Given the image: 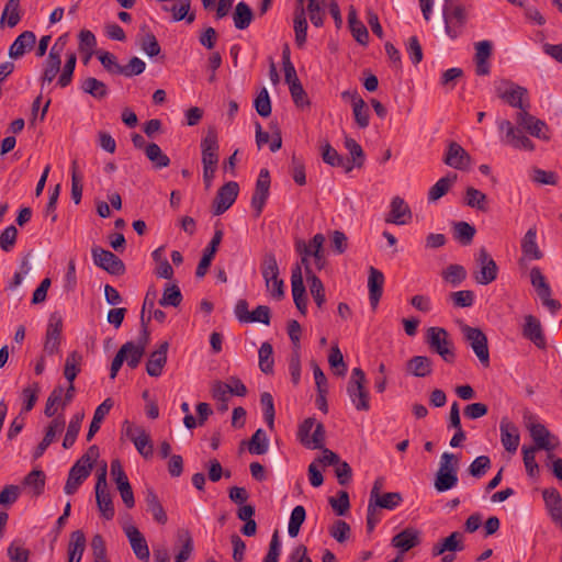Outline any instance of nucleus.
I'll return each mask as SVG.
<instances>
[{
	"label": "nucleus",
	"instance_id": "1",
	"mask_svg": "<svg viewBox=\"0 0 562 562\" xmlns=\"http://www.w3.org/2000/svg\"><path fill=\"white\" fill-rule=\"evenodd\" d=\"M528 110L529 108H525L516 113L515 122L517 126L508 120H502L498 122V130L505 133L502 138L505 145L518 150L533 151L536 146L524 131L528 133L539 119L531 115Z\"/></svg>",
	"mask_w": 562,
	"mask_h": 562
},
{
	"label": "nucleus",
	"instance_id": "2",
	"mask_svg": "<svg viewBox=\"0 0 562 562\" xmlns=\"http://www.w3.org/2000/svg\"><path fill=\"white\" fill-rule=\"evenodd\" d=\"M445 32L451 38H458L464 31L469 12L462 3H442Z\"/></svg>",
	"mask_w": 562,
	"mask_h": 562
},
{
	"label": "nucleus",
	"instance_id": "3",
	"mask_svg": "<svg viewBox=\"0 0 562 562\" xmlns=\"http://www.w3.org/2000/svg\"><path fill=\"white\" fill-rule=\"evenodd\" d=\"M429 349L441 357L447 363H453L457 355L449 333L442 327H429L426 333Z\"/></svg>",
	"mask_w": 562,
	"mask_h": 562
},
{
	"label": "nucleus",
	"instance_id": "4",
	"mask_svg": "<svg viewBox=\"0 0 562 562\" xmlns=\"http://www.w3.org/2000/svg\"><path fill=\"white\" fill-rule=\"evenodd\" d=\"M261 273L266 288L272 297L281 300L284 296V283L279 279V267L273 252H266L261 262Z\"/></svg>",
	"mask_w": 562,
	"mask_h": 562
},
{
	"label": "nucleus",
	"instance_id": "5",
	"mask_svg": "<svg viewBox=\"0 0 562 562\" xmlns=\"http://www.w3.org/2000/svg\"><path fill=\"white\" fill-rule=\"evenodd\" d=\"M461 333L481 364L487 368L490 366V350L486 335L480 328L467 324L461 326Z\"/></svg>",
	"mask_w": 562,
	"mask_h": 562
},
{
	"label": "nucleus",
	"instance_id": "6",
	"mask_svg": "<svg viewBox=\"0 0 562 562\" xmlns=\"http://www.w3.org/2000/svg\"><path fill=\"white\" fill-rule=\"evenodd\" d=\"M476 270L473 272L474 280L482 285H487L496 280L498 267L486 248L481 247L475 256Z\"/></svg>",
	"mask_w": 562,
	"mask_h": 562
},
{
	"label": "nucleus",
	"instance_id": "7",
	"mask_svg": "<svg viewBox=\"0 0 562 562\" xmlns=\"http://www.w3.org/2000/svg\"><path fill=\"white\" fill-rule=\"evenodd\" d=\"M364 384V372L360 368H355L348 383L347 392L352 404L359 411L369 409V393L366 390Z\"/></svg>",
	"mask_w": 562,
	"mask_h": 562
},
{
	"label": "nucleus",
	"instance_id": "8",
	"mask_svg": "<svg viewBox=\"0 0 562 562\" xmlns=\"http://www.w3.org/2000/svg\"><path fill=\"white\" fill-rule=\"evenodd\" d=\"M95 498L102 516L110 520L114 517V506L106 484V464L99 470L95 483Z\"/></svg>",
	"mask_w": 562,
	"mask_h": 562
},
{
	"label": "nucleus",
	"instance_id": "9",
	"mask_svg": "<svg viewBox=\"0 0 562 562\" xmlns=\"http://www.w3.org/2000/svg\"><path fill=\"white\" fill-rule=\"evenodd\" d=\"M93 263L112 276H122L125 272L124 262L110 250L100 246L91 248Z\"/></svg>",
	"mask_w": 562,
	"mask_h": 562
},
{
	"label": "nucleus",
	"instance_id": "10",
	"mask_svg": "<svg viewBox=\"0 0 562 562\" xmlns=\"http://www.w3.org/2000/svg\"><path fill=\"white\" fill-rule=\"evenodd\" d=\"M122 437L131 440L138 453L145 459H149L154 456V445L149 434L142 427L128 424L122 429Z\"/></svg>",
	"mask_w": 562,
	"mask_h": 562
},
{
	"label": "nucleus",
	"instance_id": "11",
	"mask_svg": "<svg viewBox=\"0 0 562 562\" xmlns=\"http://www.w3.org/2000/svg\"><path fill=\"white\" fill-rule=\"evenodd\" d=\"M530 283L535 288L538 296L540 297L542 304L547 306L552 313H555L560 310L561 304L551 299V288L548 283L546 277L543 276L541 269L539 267H532L530 270Z\"/></svg>",
	"mask_w": 562,
	"mask_h": 562
},
{
	"label": "nucleus",
	"instance_id": "12",
	"mask_svg": "<svg viewBox=\"0 0 562 562\" xmlns=\"http://www.w3.org/2000/svg\"><path fill=\"white\" fill-rule=\"evenodd\" d=\"M497 95L507 102L510 106L517 108L521 111L529 108L528 91L526 88L515 85L509 81H504L503 86L496 88Z\"/></svg>",
	"mask_w": 562,
	"mask_h": 562
},
{
	"label": "nucleus",
	"instance_id": "13",
	"mask_svg": "<svg viewBox=\"0 0 562 562\" xmlns=\"http://www.w3.org/2000/svg\"><path fill=\"white\" fill-rule=\"evenodd\" d=\"M529 434L533 441V446L530 449L546 450L551 452L560 446L558 436L553 435L544 424H529Z\"/></svg>",
	"mask_w": 562,
	"mask_h": 562
},
{
	"label": "nucleus",
	"instance_id": "14",
	"mask_svg": "<svg viewBox=\"0 0 562 562\" xmlns=\"http://www.w3.org/2000/svg\"><path fill=\"white\" fill-rule=\"evenodd\" d=\"M383 477H378L374 481L370 492L369 501L380 509L393 510L402 504V494L398 492H389L381 494L380 491L383 486Z\"/></svg>",
	"mask_w": 562,
	"mask_h": 562
},
{
	"label": "nucleus",
	"instance_id": "15",
	"mask_svg": "<svg viewBox=\"0 0 562 562\" xmlns=\"http://www.w3.org/2000/svg\"><path fill=\"white\" fill-rule=\"evenodd\" d=\"M238 192L239 186L235 181H228L222 186L213 200V214L221 215L225 213L236 201Z\"/></svg>",
	"mask_w": 562,
	"mask_h": 562
},
{
	"label": "nucleus",
	"instance_id": "16",
	"mask_svg": "<svg viewBox=\"0 0 562 562\" xmlns=\"http://www.w3.org/2000/svg\"><path fill=\"white\" fill-rule=\"evenodd\" d=\"M270 175L267 169H261L256 181L254 194L251 196V207L255 210V216L259 217L269 196Z\"/></svg>",
	"mask_w": 562,
	"mask_h": 562
},
{
	"label": "nucleus",
	"instance_id": "17",
	"mask_svg": "<svg viewBox=\"0 0 562 562\" xmlns=\"http://www.w3.org/2000/svg\"><path fill=\"white\" fill-rule=\"evenodd\" d=\"M314 424H300L297 438L300 442L307 449H323L325 446V428L324 424H316L313 435L310 436Z\"/></svg>",
	"mask_w": 562,
	"mask_h": 562
},
{
	"label": "nucleus",
	"instance_id": "18",
	"mask_svg": "<svg viewBox=\"0 0 562 562\" xmlns=\"http://www.w3.org/2000/svg\"><path fill=\"white\" fill-rule=\"evenodd\" d=\"M87 460L88 459L77 460L70 468L68 479L64 487L67 495L75 494L83 481L90 475L92 465L87 463Z\"/></svg>",
	"mask_w": 562,
	"mask_h": 562
},
{
	"label": "nucleus",
	"instance_id": "19",
	"mask_svg": "<svg viewBox=\"0 0 562 562\" xmlns=\"http://www.w3.org/2000/svg\"><path fill=\"white\" fill-rule=\"evenodd\" d=\"M63 319L57 314H52L48 319L46 328V337L44 342V351L48 355H56L59 352L61 340Z\"/></svg>",
	"mask_w": 562,
	"mask_h": 562
},
{
	"label": "nucleus",
	"instance_id": "20",
	"mask_svg": "<svg viewBox=\"0 0 562 562\" xmlns=\"http://www.w3.org/2000/svg\"><path fill=\"white\" fill-rule=\"evenodd\" d=\"M218 138L214 127H209L201 140L202 165L217 166L218 164Z\"/></svg>",
	"mask_w": 562,
	"mask_h": 562
},
{
	"label": "nucleus",
	"instance_id": "21",
	"mask_svg": "<svg viewBox=\"0 0 562 562\" xmlns=\"http://www.w3.org/2000/svg\"><path fill=\"white\" fill-rule=\"evenodd\" d=\"M522 336L533 342L539 349L547 347V340L543 334L540 321L533 315L525 316L522 325Z\"/></svg>",
	"mask_w": 562,
	"mask_h": 562
},
{
	"label": "nucleus",
	"instance_id": "22",
	"mask_svg": "<svg viewBox=\"0 0 562 562\" xmlns=\"http://www.w3.org/2000/svg\"><path fill=\"white\" fill-rule=\"evenodd\" d=\"M124 531L136 558L142 561H148L150 557L149 548L138 528L131 525L125 527Z\"/></svg>",
	"mask_w": 562,
	"mask_h": 562
},
{
	"label": "nucleus",
	"instance_id": "23",
	"mask_svg": "<svg viewBox=\"0 0 562 562\" xmlns=\"http://www.w3.org/2000/svg\"><path fill=\"white\" fill-rule=\"evenodd\" d=\"M542 497L552 521L562 529V497L560 492L554 487L544 488Z\"/></svg>",
	"mask_w": 562,
	"mask_h": 562
},
{
	"label": "nucleus",
	"instance_id": "24",
	"mask_svg": "<svg viewBox=\"0 0 562 562\" xmlns=\"http://www.w3.org/2000/svg\"><path fill=\"white\" fill-rule=\"evenodd\" d=\"M168 349V341H162L156 350L150 352L146 363V372L149 376L158 378L161 375L162 369L167 363Z\"/></svg>",
	"mask_w": 562,
	"mask_h": 562
},
{
	"label": "nucleus",
	"instance_id": "25",
	"mask_svg": "<svg viewBox=\"0 0 562 562\" xmlns=\"http://www.w3.org/2000/svg\"><path fill=\"white\" fill-rule=\"evenodd\" d=\"M420 543V532L412 527L405 528L395 535L391 544L398 549L401 553H405Z\"/></svg>",
	"mask_w": 562,
	"mask_h": 562
},
{
	"label": "nucleus",
	"instance_id": "26",
	"mask_svg": "<svg viewBox=\"0 0 562 562\" xmlns=\"http://www.w3.org/2000/svg\"><path fill=\"white\" fill-rule=\"evenodd\" d=\"M390 206L391 210L386 217L387 223L405 225L412 218V211L401 196H394Z\"/></svg>",
	"mask_w": 562,
	"mask_h": 562
},
{
	"label": "nucleus",
	"instance_id": "27",
	"mask_svg": "<svg viewBox=\"0 0 562 562\" xmlns=\"http://www.w3.org/2000/svg\"><path fill=\"white\" fill-rule=\"evenodd\" d=\"M384 274L374 267L369 269L368 288L372 308H376L383 293Z\"/></svg>",
	"mask_w": 562,
	"mask_h": 562
},
{
	"label": "nucleus",
	"instance_id": "28",
	"mask_svg": "<svg viewBox=\"0 0 562 562\" xmlns=\"http://www.w3.org/2000/svg\"><path fill=\"white\" fill-rule=\"evenodd\" d=\"M443 161L446 165L454 169L462 170L470 162V155L463 149L462 146L452 142L448 146Z\"/></svg>",
	"mask_w": 562,
	"mask_h": 562
},
{
	"label": "nucleus",
	"instance_id": "29",
	"mask_svg": "<svg viewBox=\"0 0 562 562\" xmlns=\"http://www.w3.org/2000/svg\"><path fill=\"white\" fill-rule=\"evenodd\" d=\"M521 251L528 260H540L543 257L542 250L537 243V228L530 227L521 239Z\"/></svg>",
	"mask_w": 562,
	"mask_h": 562
},
{
	"label": "nucleus",
	"instance_id": "30",
	"mask_svg": "<svg viewBox=\"0 0 562 562\" xmlns=\"http://www.w3.org/2000/svg\"><path fill=\"white\" fill-rule=\"evenodd\" d=\"M70 400H67V390L65 391L63 386H56L49 394L44 414L46 417H54L60 409L65 407V405Z\"/></svg>",
	"mask_w": 562,
	"mask_h": 562
},
{
	"label": "nucleus",
	"instance_id": "31",
	"mask_svg": "<svg viewBox=\"0 0 562 562\" xmlns=\"http://www.w3.org/2000/svg\"><path fill=\"white\" fill-rule=\"evenodd\" d=\"M462 537V533H460L459 531H453L448 537L434 544L431 549L432 555L439 557L442 555L446 551H462L464 549Z\"/></svg>",
	"mask_w": 562,
	"mask_h": 562
},
{
	"label": "nucleus",
	"instance_id": "32",
	"mask_svg": "<svg viewBox=\"0 0 562 562\" xmlns=\"http://www.w3.org/2000/svg\"><path fill=\"white\" fill-rule=\"evenodd\" d=\"M36 37L32 31L22 32L9 48V56L18 59L22 57L27 50L32 49L35 44Z\"/></svg>",
	"mask_w": 562,
	"mask_h": 562
},
{
	"label": "nucleus",
	"instance_id": "33",
	"mask_svg": "<svg viewBox=\"0 0 562 562\" xmlns=\"http://www.w3.org/2000/svg\"><path fill=\"white\" fill-rule=\"evenodd\" d=\"M406 372L416 378L432 373V360L426 356H414L406 362Z\"/></svg>",
	"mask_w": 562,
	"mask_h": 562
},
{
	"label": "nucleus",
	"instance_id": "34",
	"mask_svg": "<svg viewBox=\"0 0 562 562\" xmlns=\"http://www.w3.org/2000/svg\"><path fill=\"white\" fill-rule=\"evenodd\" d=\"M322 158L325 164L331 167H340L345 172H350L353 169L350 160L338 154L329 143H325L322 146Z\"/></svg>",
	"mask_w": 562,
	"mask_h": 562
},
{
	"label": "nucleus",
	"instance_id": "35",
	"mask_svg": "<svg viewBox=\"0 0 562 562\" xmlns=\"http://www.w3.org/2000/svg\"><path fill=\"white\" fill-rule=\"evenodd\" d=\"M307 20L304 4H299L294 11V33L297 47L302 48L307 37Z\"/></svg>",
	"mask_w": 562,
	"mask_h": 562
},
{
	"label": "nucleus",
	"instance_id": "36",
	"mask_svg": "<svg viewBox=\"0 0 562 562\" xmlns=\"http://www.w3.org/2000/svg\"><path fill=\"white\" fill-rule=\"evenodd\" d=\"M41 387L37 382L30 383L27 386H25L20 395V400L22 402L21 411L16 418L24 419L25 413H29L34 407L35 403L37 402L38 394H40Z\"/></svg>",
	"mask_w": 562,
	"mask_h": 562
},
{
	"label": "nucleus",
	"instance_id": "37",
	"mask_svg": "<svg viewBox=\"0 0 562 562\" xmlns=\"http://www.w3.org/2000/svg\"><path fill=\"white\" fill-rule=\"evenodd\" d=\"M211 395L214 401L217 403V411L226 412L228 409V401L233 397L231 395L229 385H226L225 382L214 381L211 384Z\"/></svg>",
	"mask_w": 562,
	"mask_h": 562
},
{
	"label": "nucleus",
	"instance_id": "38",
	"mask_svg": "<svg viewBox=\"0 0 562 562\" xmlns=\"http://www.w3.org/2000/svg\"><path fill=\"white\" fill-rule=\"evenodd\" d=\"M46 475L40 469L32 470L22 481V485L31 490L32 496L38 497L44 493Z\"/></svg>",
	"mask_w": 562,
	"mask_h": 562
},
{
	"label": "nucleus",
	"instance_id": "39",
	"mask_svg": "<svg viewBox=\"0 0 562 562\" xmlns=\"http://www.w3.org/2000/svg\"><path fill=\"white\" fill-rule=\"evenodd\" d=\"M86 536L82 530H75L70 535V540L68 543V559L76 560V562H80L86 549Z\"/></svg>",
	"mask_w": 562,
	"mask_h": 562
},
{
	"label": "nucleus",
	"instance_id": "40",
	"mask_svg": "<svg viewBox=\"0 0 562 562\" xmlns=\"http://www.w3.org/2000/svg\"><path fill=\"white\" fill-rule=\"evenodd\" d=\"M80 360H81V357L77 351H72L70 355H68V357L66 359L64 375L67 379V381L69 382V386L67 389V400H71L72 393L75 391L74 380L76 379V376L79 372V369L77 366Z\"/></svg>",
	"mask_w": 562,
	"mask_h": 562
},
{
	"label": "nucleus",
	"instance_id": "41",
	"mask_svg": "<svg viewBox=\"0 0 562 562\" xmlns=\"http://www.w3.org/2000/svg\"><path fill=\"white\" fill-rule=\"evenodd\" d=\"M80 89L97 100H101L109 94L106 85L94 77H87L82 79L80 82Z\"/></svg>",
	"mask_w": 562,
	"mask_h": 562
},
{
	"label": "nucleus",
	"instance_id": "42",
	"mask_svg": "<svg viewBox=\"0 0 562 562\" xmlns=\"http://www.w3.org/2000/svg\"><path fill=\"white\" fill-rule=\"evenodd\" d=\"M519 432L514 424H501V441L508 452H515L519 446Z\"/></svg>",
	"mask_w": 562,
	"mask_h": 562
},
{
	"label": "nucleus",
	"instance_id": "43",
	"mask_svg": "<svg viewBox=\"0 0 562 562\" xmlns=\"http://www.w3.org/2000/svg\"><path fill=\"white\" fill-rule=\"evenodd\" d=\"M464 204L468 205L469 207L476 209L481 212L488 211L487 195L473 187L467 188L464 195Z\"/></svg>",
	"mask_w": 562,
	"mask_h": 562
},
{
	"label": "nucleus",
	"instance_id": "44",
	"mask_svg": "<svg viewBox=\"0 0 562 562\" xmlns=\"http://www.w3.org/2000/svg\"><path fill=\"white\" fill-rule=\"evenodd\" d=\"M145 502L147 505V510L151 513L154 519L158 524L165 525L168 520L167 514L157 494L153 490H147Z\"/></svg>",
	"mask_w": 562,
	"mask_h": 562
},
{
	"label": "nucleus",
	"instance_id": "45",
	"mask_svg": "<svg viewBox=\"0 0 562 562\" xmlns=\"http://www.w3.org/2000/svg\"><path fill=\"white\" fill-rule=\"evenodd\" d=\"M324 241V235L318 233L306 244V249L310 250V257L314 258L317 270H322L326 263L323 250Z\"/></svg>",
	"mask_w": 562,
	"mask_h": 562
},
{
	"label": "nucleus",
	"instance_id": "46",
	"mask_svg": "<svg viewBox=\"0 0 562 562\" xmlns=\"http://www.w3.org/2000/svg\"><path fill=\"white\" fill-rule=\"evenodd\" d=\"M352 111L356 123L360 128H366L369 125V109L361 97L357 92L351 94Z\"/></svg>",
	"mask_w": 562,
	"mask_h": 562
},
{
	"label": "nucleus",
	"instance_id": "47",
	"mask_svg": "<svg viewBox=\"0 0 562 562\" xmlns=\"http://www.w3.org/2000/svg\"><path fill=\"white\" fill-rule=\"evenodd\" d=\"M254 18L252 11L250 7L240 1L235 7V12L233 14L234 25L238 30H245L249 26Z\"/></svg>",
	"mask_w": 562,
	"mask_h": 562
},
{
	"label": "nucleus",
	"instance_id": "48",
	"mask_svg": "<svg viewBox=\"0 0 562 562\" xmlns=\"http://www.w3.org/2000/svg\"><path fill=\"white\" fill-rule=\"evenodd\" d=\"M191 5V0H176V3L172 7H164L165 11H170L172 13L173 21L178 22L181 20H187L188 23H192L195 19L193 13L189 14Z\"/></svg>",
	"mask_w": 562,
	"mask_h": 562
},
{
	"label": "nucleus",
	"instance_id": "49",
	"mask_svg": "<svg viewBox=\"0 0 562 562\" xmlns=\"http://www.w3.org/2000/svg\"><path fill=\"white\" fill-rule=\"evenodd\" d=\"M145 154L156 169H162L170 165V158L162 153L156 143L147 144Z\"/></svg>",
	"mask_w": 562,
	"mask_h": 562
},
{
	"label": "nucleus",
	"instance_id": "50",
	"mask_svg": "<svg viewBox=\"0 0 562 562\" xmlns=\"http://www.w3.org/2000/svg\"><path fill=\"white\" fill-rule=\"evenodd\" d=\"M259 357V368L266 373L270 374L273 372L274 359H273V348L272 345L268 341L261 344L258 350Z\"/></svg>",
	"mask_w": 562,
	"mask_h": 562
},
{
	"label": "nucleus",
	"instance_id": "51",
	"mask_svg": "<svg viewBox=\"0 0 562 562\" xmlns=\"http://www.w3.org/2000/svg\"><path fill=\"white\" fill-rule=\"evenodd\" d=\"M457 180V175L447 176L440 178L430 189L428 192V201L435 202L442 198L450 189L452 183Z\"/></svg>",
	"mask_w": 562,
	"mask_h": 562
},
{
	"label": "nucleus",
	"instance_id": "52",
	"mask_svg": "<svg viewBox=\"0 0 562 562\" xmlns=\"http://www.w3.org/2000/svg\"><path fill=\"white\" fill-rule=\"evenodd\" d=\"M182 301V294L177 284H166L159 304L161 306L177 307Z\"/></svg>",
	"mask_w": 562,
	"mask_h": 562
},
{
	"label": "nucleus",
	"instance_id": "53",
	"mask_svg": "<svg viewBox=\"0 0 562 562\" xmlns=\"http://www.w3.org/2000/svg\"><path fill=\"white\" fill-rule=\"evenodd\" d=\"M454 238L462 245H470L475 235V227L467 222H458L454 224Z\"/></svg>",
	"mask_w": 562,
	"mask_h": 562
},
{
	"label": "nucleus",
	"instance_id": "54",
	"mask_svg": "<svg viewBox=\"0 0 562 562\" xmlns=\"http://www.w3.org/2000/svg\"><path fill=\"white\" fill-rule=\"evenodd\" d=\"M251 454H263L268 451V438L262 429H257L248 442Z\"/></svg>",
	"mask_w": 562,
	"mask_h": 562
},
{
	"label": "nucleus",
	"instance_id": "55",
	"mask_svg": "<svg viewBox=\"0 0 562 562\" xmlns=\"http://www.w3.org/2000/svg\"><path fill=\"white\" fill-rule=\"evenodd\" d=\"M306 518V510L302 505H297L293 508L290 521H289V535L290 537L294 538L299 535L300 528L305 521Z\"/></svg>",
	"mask_w": 562,
	"mask_h": 562
},
{
	"label": "nucleus",
	"instance_id": "56",
	"mask_svg": "<svg viewBox=\"0 0 562 562\" xmlns=\"http://www.w3.org/2000/svg\"><path fill=\"white\" fill-rule=\"evenodd\" d=\"M120 349L126 350V363L131 369H135L140 363V360L145 353L142 348H138L134 341H127Z\"/></svg>",
	"mask_w": 562,
	"mask_h": 562
},
{
	"label": "nucleus",
	"instance_id": "57",
	"mask_svg": "<svg viewBox=\"0 0 562 562\" xmlns=\"http://www.w3.org/2000/svg\"><path fill=\"white\" fill-rule=\"evenodd\" d=\"M307 282L310 285V292L313 300L315 301L317 307L322 308L324 303L326 302L325 289L322 280L316 276H310Z\"/></svg>",
	"mask_w": 562,
	"mask_h": 562
},
{
	"label": "nucleus",
	"instance_id": "58",
	"mask_svg": "<svg viewBox=\"0 0 562 562\" xmlns=\"http://www.w3.org/2000/svg\"><path fill=\"white\" fill-rule=\"evenodd\" d=\"M19 7L20 0H9L4 7L0 22L3 23V21L8 19V25L14 27L21 20Z\"/></svg>",
	"mask_w": 562,
	"mask_h": 562
},
{
	"label": "nucleus",
	"instance_id": "59",
	"mask_svg": "<svg viewBox=\"0 0 562 562\" xmlns=\"http://www.w3.org/2000/svg\"><path fill=\"white\" fill-rule=\"evenodd\" d=\"M345 147L351 156L350 162L353 165V168H361L364 164V153L362 147L353 138L349 137L345 139Z\"/></svg>",
	"mask_w": 562,
	"mask_h": 562
},
{
	"label": "nucleus",
	"instance_id": "60",
	"mask_svg": "<svg viewBox=\"0 0 562 562\" xmlns=\"http://www.w3.org/2000/svg\"><path fill=\"white\" fill-rule=\"evenodd\" d=\"M76 61H77L76 54L75 53L68 54L67 60L65 63L63 71H61V74H60V76L58 78V81H57V83L61 88H65V87L70 85V82L72 80L74 71H75V68H76Z\"/></svg>",
	"mask_w": 562,
	"mask_h": 562
},
{
	"label": "nucleus",
	"instance_id": "61",
	"mask_svg": "<svg viewBox=\"0 0 562 562\" xmlns=\"http://www.w3.org/2000/svg\"><path fill=\"white\" fill-rule=\"evenodd\" d=\"M61 59H56L54 55L48 56L45 61L43 76L41 78L42 85L50 83L60 70Z\"/></svg>",
	"mask_w": 562,
	"mask_h": 562
},
{
	"label": "nucleus",
	"instance_id": "62",
	"mask_svg": "<svg viewBox=\"0 0 562 562\" xmlns=\"http://www.w3.org/2000/svg\"><path fill=\"white\" fill-rule=\"evenodd\" d=\"M328 502L338 516H344L350 508L349 494L346 491H339L337 497H329Z\"/></svg>",
	"mask_w": 562,
	"mask_h": 562
},
{
	"label": "nucleus",
	"instance_id": "63",
	"mask_svg": "<svg viewBox=\"0 0 562 562\" xmlns=\"http://www.w3.org/2000/svg\"><path fill=\"white\" fill-rule=\"evenodd\" d=\"M467 278V271L464 267L460 265H450L443 272V279L450 282L452 285H459Z\"/></svg>",
	"mask_w": 562,
	"mask_h": 562
},
{
	"label": "nucleus",
	"instance_id": "64",
	"mask_svg": "<svg viewBox=\"0 0 562 562\" xmlns=\"http://www.w3.org/2000/svg\"><path fill=\"white\" fill-rule=\"evenodd\" d=\"M329 535L339 543H344L350 537V526L345 520H335L329 528Z\"/></svg>",
	"mask_w": 562,
	"mask_h": 562
}]
</instances>
